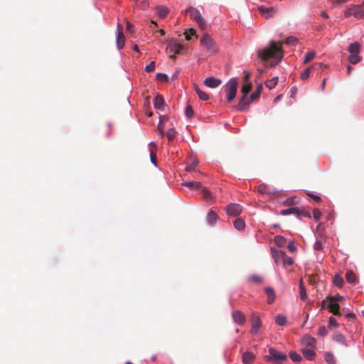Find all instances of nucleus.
I'll return each instance as SVG.
<instances>
[{"label":"nucleus","mask_w":364,"mask_h":364,"mask_svg":"<svg viewBox=\"0 0 364 364\" xmlns=\"http://www.w3.org/2000/svg\"><path fill=\"white\" fill-rule=\"evenodd\" d=\"M275 323L279 326H284L287 323V318L284 315L279 314L275 318Z\"/></svg>","instance_id":"nucleus-34"},{"label":"nucleus","mask_w":364,"mask_h":364,"mask_svg":"<svg viewBox=\"0 0 364 364\" xmlns=\"http://www.w3.org/2000/svg\"><path fill=\"white\" fill-rule=\"evenodd\" d=\"M315 250H321L323 247V243L321 241H316L314 244Z\"/></svg>","instance_id":"nucleus-57"},{"label":"nucleus","mask_w":364,"mask_h":364,"mask_svg":"<svg viewBox=\"0 0 364 364\" xmlns=\"http://www.w3.org/2000/svg\"><path fill=\"white\" fill-rule=\"evenodd\" d=\"M265 293L267 296V303L272 304L275 299V293L272 288L267 287L265 288Z\"/></svg>","instance_id":"nucleus-21"},{"label":"nucleus","mask_w":364,"mask_h":364,"mask_svg":"<svg viewBox=\"0 0 364 364\" xmlns=\"http://www.w3.org/2000/svg\"><path fill=\"white\" fill-rule=\"evenodd\" d=\"M186 14H190L191 18L195 20L199 25V26L202 28H205L206 26V22L205 19L203 18L200 12L196 8L193 6L188 7L186 10Z\"/></svg>","instance_id":"nucleus-4"},{"label":"nucleus","mask_w":364,"mask_h":364,"mask_svg":"<svg viewBox=\"0 0 364 364\" xmlns=\"http://www.w3.org/2000/svg\"><path fill=\"white\" fill-rule=\"evenodd\" d=\"M308 196L311 197L314 200H315L316 203H320L321 201V198L316 195L308 193Z\"/></svg>","instance_id":"nucleus-59"},{"label":"nucleus","mask_w":364,"mask_h":364,"mask_svg":"<svg viewBox=\"0 0 364 364\" xmlns=\"http://www.w3.org/2000/svg\"><path fill=\"white\" fill-rule=\"evenodd\" d=\"M333 284L336 287L341 288L344 284V280L340 275L337 274L335 276V277L333 279Z\"/></svg>","instance_id":"nucleus-39"},{"label":"nucleus","mask_w":364,"mask_h":364,"mask_svg":"<svg viewBox=\"0 0 364 364\" xmlns=\"http://www.w3.org/2000/svg\"><path fill=\"white\" fill-rule=\"evenodd\" d=\"M315 56H316V53L314 51H310V52L307 53L305 55L304 63V64L309 63L310 61H311L315 58Z\"/></svg>","instance_id":"nucleus-40"},{"label":"nucleus","mask_w":364,"mask_h":364,"mask_svg":"<svg viewBox=\"0 0 364 364\" xmlns=\"http://www.w3.org/2000/svg\"><path fill=\"white\" fill-rule=\"evenodd\" d=\"M287 247L291 252H294L296 250V247L293 241L289 242Z\"/></svg>","instance_id":"nucleus-56"},{"label":"nucleus","mask_w":364,"mask_h":364,"mask_svg":"<svg viewBox=\"0 0 364 364\" xmlns=\"http://www.w3.org/2000/svg\"><path fill=\"white\" fill-rule=\"evenodd\" d=\"M252 89L251 83H246L242 87V96L240 100L238 105L236 106V109L238 111H243L247 109L248 107L250 102L247 100V96L249 94Z\"/></svg>","instance_id":"nucleus-2"},{"label":"nucleus","mask_w":364,"mask_h":364,"mask_svg":"<svg viewBox=\"0 0 364 364\" xmlns=\"http://www.w3.org/2000/svg\"><path fill=\"white\" fill-rule=\"evenodd\" d=\"M323 68H327L328 65H323L322 63H315L311 67H308L307 68H306L301 73V78L303 80H306L309 77V75L311 73V70H318L322 69Z\"/></svg>","instance_id":"nucleus-8"},{"label":"nucleus","mask_w":364,"mask_h":364,"mask_svg":"<svg viewBox=\"0 0 364 364\" xmlns=\"http://www.w3.org/2000/svg\"><path fill=\"white\" fill-rule=\"evenodd\" d=\"M234 226L237 230H244L245 228V223L242 218H239L234 221Z\"/></svg>","instance_id":"nucleus-29"},{"label":"nucleus","mask_w":364,"mask_h":364,"mask_svg":"<svg viewBox=\"0 0 364 364\" xmlns=\"http://www.w3.org/2000/svg\"><path fill=\"white\" fill-rule=\"evenodd\" d=\"M325 360L328 364H335L336 363V360H335L334 356L330 352L326 353V354H325Z\"/></svg>","instance_id":"nucleus-41"},{"label":"nucleus","mask_w":364,"mask_h":364,"mask_svg":"<svg viewBox=\"0 0 364 364\" xmlns=\"http://www.w3.org/2000/svg\"><path fill=\"white\" fill-rule=\"evenodd\" d=\"M126 28L127 33H133L134 32V25L127 20H126Z\"/></svg>","instance_id":"nucleus-51"},{"label":"nucleus","mask_w":364,"mask_h":364,"mask_svg":"<svg viewBox=\"0 0 364 364\" xmlns=\"http://www.w3.org/2000/svg\"><path fill=\"white\" fill-rule=\"evenodd\" d=\"M183 49V46L181 44L177 43L176 41H173L169 43L167 50L174 54H180Z\"/></svg>","instance_id":"nucleus-12"},{"label":"nucleus","mask_w":364,"mask_h":364,"mask_svg":"<svg viewBox=\"0 0 364 364\" xmlns=\"http://www.w3.org/2000/svg\"><path fill=\"white\" fill-rule=\"evenodd\" d=\"M346 279L348 282L355 284L357 282V277L355 274L351 271L349 270L346 274Z\"/></svg>","instance_id":"nucleus-24"},{"label":"nucleus","mask_w":364,"mask_h":364,"mask_svg":"<svg viewBox=\"0 0 364 364\" xmlns=\"http://www.w3.org/2000/svg\"><path fill=\"white\" fill-rule=\"evenodd\" d=\"M302 342L304 345L311 347H314L316 345V339L310 336H304Z\"/></svg>","instance_id":"nucleus-23"},{"label":"nucleus","mask_w":364,"mask_h":364,"mask_svg":"<svg viewBox=\"0 0 364 364\" xmlns=\"http://www.w3.org/2000/svg\"><path fill=\"white\" fill-rule=\"evenodd\" d=\"M156 77L157 80H160L164 82L168 81V76L164 73H157Z\"/></svg>","instance_id":"nucleus-54"},{"label":"nucleus","mask_w":364,"mask_h":364,"mask_svg":"<svg viewBox=\"0 0 364 364\" xmlns=\"http://www.w3.org/2000/svg\"><path fill=\"white\" fill-rule=\"evenodd\" d=\"M274 242L277 246L283 247L285 245L287 240L284 237L277 235L274 237Z\"/></svg>","instance_id":"nucleus-38"},{"label":"nucleus","mask_w":364,"mask_h":364,"mask_svg":"<svg viewBox=\"0 0 364 364\" xmlns=\"http://www.w3.org/2000/svg\"><path fill=\"white\" fill-rule=\"evenodd\" d=\"M286 253L284 251H277L273 254V257L274 259V262L277 264H282L284 261Z\"/></svg>","instance_id":"nucleus-17"},{"label":"nucleus","mask_w":364,"mask_h":364,"mask_svg":"<svg viewBox=\"0 0 364 364\" xmlns=\"http://www.w3.org/2000/svg\"><path fill=\"white\" fill-rule=\"evenodd\" d=\"M207 220L210 224H213L217 221L218 215L214 211L210 210L208 213Z\"/></svg>","instance_id":"nucleus-33"},{"label":"nucleus","mask_w":364,"mask_h":364,"mask_svg":"<svg viewBox=\"0 0 364 364\" xmlns=\"http://www.w3.org/2000/svg\"><path fill=\"white\" fill-rule=\"evenodd\" d=\"M257 191L261 194L274 195L275 193L274 191L270 190L264 183L258 186Z\"/></svg>","instance_id":"nucleus-18"},{"label":"nucleus","mask_w":364,"mask_h":364,"mask_svg":"<svg viewBox=\"0 0 364 364\" xmlns=\"http://www.w3.org/2000/svg\"><path fill=\"white\" fill-rule=\"evenodd\" d=\"M225 91L227 92V100L231 102L236 96L237 89V81L235 78L230 79L225 85Z\"/></svg>","instance_id":"nucleus-6"},{"label":"nucleus","mask_w":364,"mask_h":364,"mask_svg":"<svg viewBox=\"0 0 364 364\" xmlns=\"http://www.w3.org/2000/svg\"><path fill=\"white\" fill-rule=\"evenodd\" d=\"M176 132L174 129L171 128L167 131L166 135L169 141H172L176 136Z\"/></svg>","instance_id":"nucleus-43"},{"label":"nucleus","mask_w":364,"mask_h":364,"mask_svg":"<svg viewBox=\"0 0 364 364\" xmlns=\"http://www.w3.org/2000/svg\"><path fill=\"white\" fill-rule=\"evenodd\" d=\"M182 185L186 187L190 188L191 189H199L201 188V183L198 181H184L182 183Z\"/></svg>","instance_id":"nucleus-22"},{"label":"nucleus","mask_w":364,"mask_h":364,"mask_svg":"<svg viewBox=\"0 0 364 364\" xmlns=\"http://www.w3.org/2000/svg\"><path fill=\"white\" fill-rule=\"evenodd\" d=\"M333 340L338 343H341V344H343V345H346V338L345 336L339 333V332H336L333 336Z\"/></svg>","instance_id":"nucleus-27"},{"label":"nucleus","mask_w":364,"mask_h":364,"mask_svg":"<svg viewBox=\"0 0 364 364\" xmlns=\"http://www.w3.org/2000/svg\"><path fill=\"white\" fill-rule=\"evenodd\" d=\"M350 53L348 60L350 63L355 65L357 64L360 60V58L359 53L360 51V45L358 42H354L351 43L348 49Z\"/></svg>","instance_id":"nucleus-3"},{"label":"nucleus","mask_w":364,"mask_h":364,"mask_svg":"<svg viewBox=\"0 0 364 364\" xmlns=\"http://www.w3.org/2000/svg\"><path fill=\"white\" fill-rule=\"evenodd\" d=\"M221 83H222V81L220 79L215 78L213 77H208L203 82V84L205 86L210 87V88H215V87H218L219 85H220Z\"/></svg>","instance_id":"nucleus-13"},{"label":"nucleus","mask_w":364,"mask_h":364,"mask_svg":"<svg viewBox=\"0 0 364 364\" xmlns=\"http://www.w3.org/2000/svg\"><path fill=\"white\" fill-rule=\"evenodd\" d=\"M331 296L333 298V302H336V303H338L339 301H341L343 298L342 296L338 295V294H337L334 296Z\"/></svg>","instance_id":"nucleus-62"},{"label":"nucleus","mask_w":364,"mask_h":364,"mask_svg":"<svg viewBox=\"0 0 364 364\" xmlns=\"http://www.w3.org/2000/svg\"><path fill=\"white\" fill-rule=\"evenodd\" d=\"M249 280L251 282L259 284L263 282V279L261 276L258 274H252L249 277Z\"/></svg>","instance_id":"nucleus-36"},{"label":"nucleus","mask_w":364,"mask_h":364,"mask_svg":"<svg viewBox=\"0 0 364 364\" xmlns=\"http://www.w3.org/2000/svg\"><path fill=\"white\" fill-rule=\"evenodd\" d=\"M242 208L239 204L230 203L227 206V213L232 216H237L242 213Z\"/></svg>","instance_id":"nucleus-10"},{"label":"nucleus","mask_w":364,"mask_h":364,"mask_svg":"<svg viewBox=\"0 0 364 364\" xmlns=\"http://www.w3.org/2000/svg\"><path fill=\"white\" fill-rule=\"evenodd\" d=\"M356 9H358L357 5H352L350 7H348L344 11L345 17L348 18V17L350 16L351 15L354 16V13L356 11Z\"/></svg>","instance_id":"nucleus-32"},{"label":"nucleus","mask_w":364,"mask_h":364,"mask_svg":"<svg viewBox=\"0 0 364 364\" xmlns=\"http://www.w3.org/2000/svg\"><path fill=\"white\" fill-rule=\"evenodd\" d=\"M185 114L188 118H192L194 115V111L191 105H188L185 109Z\"/></svg>","instance_id":"nucleus-44"},{"label":"nucleus","mask_w":364,"mask_h":364,"mask_svg":"<svg viewBox=\"0 0 364 364\" xmlns=\"http://www.w3.org/2000/svg\"><path fill=\"white\" fill-rule=\"evenodd\" d=\"M296 214L297 215H301V214L306 216L310 217V215L309 213H301V210L298 208H289L287 209H284L281 210L280 214L283 215H289V214Z\"/></svg>","instance_id":"nucleus-15"},{"label":"nucleus","mask_w":364,"mask_h":364,"mask_svg":"<svg viewBox=\"0 0 364 364\" xmlns=\"http://www.w3.org/2000/svg\"><path fill=\"white\" fill-rule=\"evenodd\" d=\"M297 89L296 87H293L291 89V96L293 97L296 93Z\"/></svg>","instance_id":"nucleus-64"},{"label":"nucleus","mask_w":364,"mask_h":364,"mask_svg":"<svg viewBox=\"0 0 364 364\" xmlns=\"http://www.w3.org/2000/svg\"><path fill=\"white\" fill-rule=\"evenodd\" d=\"M158 130L159 131V132L161 134V136L164 135V127L161 125V117H160V122H159V124L158 125Z\"/></svg>","instance_id":"nucleus-61"},{"label":"nucleus","mask_w":364,"mask_h":364,"mask_svg":"<svg viewBox=\"0 0 364 364\" xmlns=\"http://www.w3.org/2000/svg\"><path fill=\"white\" fill-rule=\"evenodd\" d=\"M294 263V260L292 258L288 257L287 255L284 257V261L282 262V264L285 265H292Z\"/></svg>","instance_id":"nucleus-48"},{"label":"nucleus","mask_w":364,"mask_h":364,"mask_svg":"<svg viewBox=\"0 0 364 364\" xmlns=\"http://www.w3.org/2000/svg\"><path fill=\"white\" fill-rule=\"evenodd\" d=\"M158 13L161 16H165L168 13V9L166 6H160L158 8Z\"/></svg>","instance_id":"nucleus-50"},{"label":"nucleus","mask_w":364,"mask_h":364,"mask_svg":"<svg viewBox=\"0 0 364 364\" xmlns=\"http://www.w3.org/2000/svg\"><path fill=\"white\" fill-rule=\"evenodd\" d=\"M201 45L205 48L210 54H214L218 50L217 45L213 38L208 34H205L200 39Z\"/></svg>","instance_id":"nucleus-5"},{"label":"nucleus","mask_w":364,"mask_h":364,"mask_svg":"<svg viewBox=\"0 0 364 364\" xmlns=\"http://www.w3.org/2000/svg\"><path fill=\"white\" fill-rule=\"evenodd\" d=\"M297 38H296L295 37L290 36L286 39L285 43L288 45H295L297 43Z\"/></svg>","instance_id":"nucleus-49"},{"label":"nucleus","mask_w":364,"mask_h":364,"mask_svg":"<svg viewBox=\"0 0 364 364\" xmlns=\"http://www.w3.org/2000/svg\"><path fill=\"white\" fill-rule=\"evenodd\" d=\"M255 360V355L252 352H245L242 355V362L244 364H250Z\"/></svg>","instance_id":"nucleus-19"},{"label":"nucleus","mask_w":364,"mask_h":364,"mask_svg":"<svg viewBox=\"0 0 364 364\" xmlns=\"http://www.w3.org/2000/svg\"><path fill=\"white\" fill-rule=\"evenodd\" d=\"M338 326L336 319L334 317L331 316L328 319V326L330 328H336Z\"/></svg>","instance_id":"nucleus-47"},{"label":"nucleus","mask_w":364,"mask_h":364,"mask_svg":"<svg viewBox=\"0 0 364 364\" xmlns=\"http://www.w3.org/2000/svg\"><path fill=\"white\" fill-rule=\"evenodd\" d=\"M289 357L294 362H300L302 360L301 355L294 351H291L289 353Z\"/></svg>","instance_id":"nucleus-42"},{"label":"nucleus","mask_w":364,"mask_h":364,"mask_svg":"<svg viewBox=\"0 0 364 364\" xmlns=\"http://www.w3.org/2000/svg\"><path fill=\"white\" fill-rule=\"evenodd\" d=\"M268 360H285L287 355L282 353L274 348H269V355L266 357Z\"/></svg>","instance_id":"nucleus-7"},{"label":"nucleus","mask_w":364,"mask_h":364,"mask_svg":"<svg viewBox=\"0 0 364 364\" xmlns=\"http://www.w3.org/2000/svg\"><path fill=\"white\" fill-rule=\"evenodd\" d=\"M328 331L325 326H320L318 331V336L324 337L327 335Z\"/></svg>","instance_id":"nucleus-46"},{"label":"nucleus","mask_w":364,"mask_h":364,"mask_svg":"<svg viewBox=\"0 0 364 364\" xmlns=\"http://www.w3.org/2000/svg\"><path fill=\"white\" fill-rule=\"evenodd\" d=\"M282 44V42L277 43L274 41H271L269 47L258 51V56L264 61L272 57L277 58L279 60H281L283 58Z\"/></svg>","instance_id":"nucleus-1"},{"label":"nucleus","mask_w":364,"mask_h":364,"mask_svg":"<svg viewBox=\"0 0 364 364\" xmlns=\"http://www.w3.org/2000/svg\"><path fill=\"white\" fill-rule=\"evenodd\" d=\"M358 9L354 13V17L356 18H364V9L362 8V5H357Z\"/></svg>","instance_id":"nucleus-37"},{"label":"nucleus","mask_w":364,"mask_h":364,"mask_svg":"<svg viewBox=\"0 0 364 364\" xmlns=\"http://www.w3.org/2000/svg\"><path fill=\"white\" fill-rule=\"evenodd\" d=\"M278 83V77H274L271 80H268L265 82V85L269 90L273 89Z\"/></svg>","instance_id":"nucleus-31"},{"label":"nucleus","mask_w":364,"mask_h":364,"mask_svg":"<svg viewBox=\"0 0 364 364\" xmlns=\"http://www.w3.org/2000/svg\"><path fill=\"white\" fill-rule=\"evenodd\" d=\"M299 293H300V299L302 301H305L307 299V294L306 289L304 287L302 279L299 282Z\"/></svg>","instance_id":"nucleus-30"},{"label":"nucleus","mask_w":364,"mask_h":364,"mask_svg":"<svg viewBox=\"0 0 364 364\" xmlns=\"http://www.w3.org/2000/svg\"><path fill=\"white\" fill-rule=\"evenodd\" d=\"M302 353H303L304 355L305 356V358L309 360H314L316 356V353L314 352V350H311V349H308V348L302 349Z\"/></svg>","instance_id":"nucleus-25"},{"label":"nucleus","mask_w":364,"mask_h":364,"mask_svg":"<svg viewBox=\"0 0 364 364\" xmlns=\"http://www.w3.org/2000/svg\"><path fill=\"white\" fill-rule=\"evenodd\" d=\"M261 326L262 321L259 317L255 313H252L251 315V333L254 335L257 334Z\"/></svg>","instance_id":"nucleus-9"},{"label":"nucleus","mask_w":364,"mask_h":364,"mask_svg":"<svg viewBox=\"0 0 364 364\" xmlns=\"http://www.w3.org/2000/svg\"><path fill=\"white\" fill-rule=\"evenodd\" d=\"M313 215H314V218L316 220H318L321 215H322V213L321 212L317 209V208H315L314 210H313Z\"/></svg>","instance_id":"nucleus-52"},{"label":"nucleus","mask_w":364,"mask_h":364,"mask_svg":"<svg viewBox=\"0 0 364 364\" xmlns=\"http://www.w3.org/2000/svg\"><path fill=\"white\" fill-rule=\"evenodd\" d=\"M232 318L234 321L239 325H242L245 322V314L238 310L232 312Z\"/></svg>","instance_id":"nucleus-14"},{"label":"nucleus","mask_w":364,"mask_h":364,"mask_svg":"<svg viewBox=\"0 0 364 364\" xmlns=\"http://www.w3.org/2000/svg\"><path fill=\"white\" fill-rule=\"evenodd\" d=\"M348 0H331V2L333 4H336L345 3Z\"/></svg>","instance_id":"nucleus-63"},{"label":"nucleus","mask_w":364,"mask_h":364,"mask_svg":"<svg viewBox=\"0 0 364 364\" xmlns=\"http://www.w3.org/2000/svg\"><path fill=\"white\" fill-rule=\"evenodd\" d=\"M150 159H151V162L155 166H156V154L154 153L153 151H151V152H150Z\"/></svg>","instance_id":"nucleus-60"},{"label":"nucleus","mask_w":364,"mask_h":364,"mask_svg":"<svg viewBox=\"0 0 364 364\" xmlns=\"http://www.w3.org/2000/svg\"><path fill=\"white\" fill-rule=\"evenodd\" d=\"M258 10L260 11L262 14L267 15L266 17H269L271 16L272 13L274 11V9L272 7L264 8L263 6H259Z\"/></svg>","instance_id":"nucleus-35"},{"label":"nucleus","mask_w":364,"mask_h":364,"mask_svg":"<svg viewBox=\"0 0 364 364\" xmlns=\"http://www.w3.org/2000/svg\"><path fill=\"white\" fill-rule=\"evenodd\" d=\"M326 299L329 301V304L326 306L329 311L336 316L340 315L339 304L336 302H333V298L331 296H327Z\"/></svg>","instance_id":"nucleus-11"},{"label":"nucleus","mask_w":364,"mask_h":364,"mask_svg":"<svg viewBox=\"0 0 364 364\" xmlns=\"http://www.w3.org/2000/svg\"><path fill=\"white\" fill-rule=\"evenodd\" d=\"M125 42V36L122 32H118L117 35V46L118 49L121 50L124 46Z\"/></svg>","instance_id":"nucleus-20"},{"label":"nucleus","mask_w":364,"mask_h":364,"mask_svg":"<svg viewBox=\"0 0 364 364\" xmlns=\"http://www.w3.org/2000/svg\"><path fill=\"white\" fill-rule=\"evenodd\" d=\"M262 91V85L259 84L257 85L256 90L250 95V100L252 102L257 100Z\"/></svg>","instance_id":"nucleus-28"},{"label":"nucleus","mask_w":364,"mask_h":364,"mask_svg":"<svg viewBox=\"0 0 364 364\" xmlns=\"http://www.w3.org/2000/svg\"><path fill=\"white\" fill-rule=\"evenodd\" d=\"M197 164H198L197 162H193V164L187 166L186 168V171H188V172L193 171L195 169L196 166H197Z\"/></svg>","instance_id":"nucleus-58"},{"label":"nucleus","mask_w":364,"mask_h":364,"mask_svg":"<svg viewBox=\"0 0 364 364\" xmlns=\"http://www.w3.org/2000/svg\"><path fill=\"white\" fill-rule=\"evenodd\" d=\"M196 34V31L193 28H190L184 32L186 39L188 41L191 40V36H195Z\"/></svg>","instance_id":"nucleus-45"},{"label":"nucleus","mask_w":364,"mask_h":364,"mask_svg":"<svg viewBox=\"0 0 364 364\" xmlns=\"http://www.w3.org/2000/svg\"><path fill=\"white\" fill-rule=\"evenodd\" d=\"M198 95L200 100H204V101L208 100L209 99L208 95L202 90L198 92Z\"/></svg>","instance_id":"nucleus-53"},{"label":"nucleus","mask_w":364,"mask_h":364,"mask_svg":"<svg viewBox=\"0 0 364 364\" xmlns=\"http://www.w3.org/2000/svg\"><path fill=\"white\" fill-rule=\"evenodd\" d=\"M155 69V63L151 62L148 65L145 67V70L148 73L154 71Z\"/></svg>","instance_id":"nucleus-55"},{"label":"nucleus","mask_w":364,"mask_h":364,"mask_svg":"<svg viewBox=\"0 0 364 364\" xmlns=\"http://www.w3.org/2000/svg\"><path fill=\"white\" fill-rule=\"evenodd\" d=\"M201 192L203 194V198L206 202L213 201V196L209 190H208L206 188H203Z\"/></svg>","instance_id":"nucleus-26"},{"label":"nucleus","mask_w":364,"mask_h":364,"mask_svg":"<svg viewBox=\"0 0 364 364\" xmlns=\"http://www.w3.org/2000/svg\"><path fill=\"white\" fill-rule=\"evenodd\" d=\"M154 105L156 109L164 110L165 102L162 95H157L154 97Z\"/></svg>","instance_id":"nucleus-16"}]
</instances>
